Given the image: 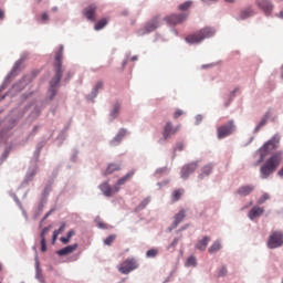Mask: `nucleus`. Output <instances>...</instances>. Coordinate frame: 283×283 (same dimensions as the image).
<instances>
[{
	"mask_svg": "<svg viewBox=\"0 0 283 283\" xmlns=\"http://www.w3.org/2000/svg\"><path fill=\"white\" fill-rule=\"evenodd\" d=\"M40 151H41V148L38 149V154H40Z\"/></svg>",
	"mask_w": 283,
	"mask_h": 283,
	"instance_id": "obj_55",
	"label": "nucleus"
},
{
	"mask_svg": "<svg viewBox=\"0 0 283 283\" xmlns=\"http://www.w3.org/2000/svg\"><path fill=\"white\" fill-rule=\"evenodd\" d=\"M187 266H196L197 265V258L196 255H189V258L186 261Z\"/></svg>",
	"mask_w": 283,
	"mask_h": 283,
	"instance_id": "obj_32",
	"label": "nucleus"
},
{
	"mask_svg": "<svg viewBox=\"0 0 283 283\" xmlns=\"http://www.w3.org/2000/svg\"><path fill=\"white\" fill-rule=\"evenodd\" d=\"M78 244H67L66 247H63L62 249L57 250L59 255H67L69 253H73V251H76Z\"/></svg>",
	"mask_w": 283,
	"mask_h": 283,
	"instance_id": "obj_17",
	"label": "nucleus"
},
{
	"mask_svg": "<svg viewBox=\"0 0 283 283\" xmlns=\"http://www.w3.org/2000/svg\"><path fill=\"white\" fill-rule=\"evenodd\" d=\"M1 269H2V264H0V271H1Z\"/></svg>",
	"mask_w": 283,
	"mask_h": 283,
	"instance_id": "obj_56",
	"label": "nucleus"
},
{
	"mask_svg": "<svg viewBox=\"0 0 283 283\" xmlns=\"http://www.w3.org/2000/svg\"><path fill=\"white\" fill-rule=\"evenodd\" d=\"M65 227H66L65 222H62V224L57 229L59 233H62V231H64Z\"/></svg>",
	"mask_w": 283,
	"mask_h": 283,
	"instance_id": "obj_46",
	"label": "nucleus"
},
{
	"mask_svg": "<svg viewBox=\"0 0 283 283\" xmlns=\"http://www.w3.org/2000/svg\"><path fill=\"white\" fill-rule=\"evenodd\" d=\"M63 57H64V45H60L57 52H55V59L53 62V70L55 71V75L50 81L49 92H50L51 98L55 96L59 90L60 81L63 76V72H64Z\"/></svg>",
	"mask_w": 283,
	"mask_h": 283,
	"instance_id": "obj_1",
	"label": "nucleus"
},
{
	"mask_svg": "<svg viewBox=\"0 0 283 283\" xmlns=\"http://www.w3.org/2000/svg\"><path fill=\"white\" fill-rule=\"evenodd\" d=\"M186 216H187L186 209H180V211H178V213H175L171 228L176 229V227H178V224H180V222H182V220H185Z\"/></svg>",
	"mask_w": 283,
	"mask_h": 283,
	"instance_id": "obj_15",
	"label": "nucleus"
},
{
	"mask_svg": "<svg viewBox=\"0 0 283 283\" xmlns=\"http://www.w3.org/2000/svg\"><path fill=\"white\" fill-rule=\"evenodd\" d=\"M181 125H172L171 120H167L164 126L163 136L165 140L170 138L172 135L177 134L180 129Z\"/></svg>",
	"mask_w": 283,
	"mask_h": 283,
	"instance_id": "obj_10",
	"label": "nucleus"
},
{
	"mask_svg": "<svg viewBox=\"0 0 283 283\" xmlns=\"http://www.w3.org/2000/svg\"><path fill=\"white\" fill-rule=\"evenodd\" d=\"M279 146H280V136H273L272 138H270V140L264 143L260 147V149H258V153L260 154L259 163H262V160H264V158H266V156H269L271 151H273L274 149H277Z\"/></svg>",
	"mask_w": 283,
	"mask_h": 283,
	"instance_id": "obj_5",
	"label": "nucleus"
},
{
	"mask_svg": "<svg viewBox=\"0 0 283 283\" xmlns=\"http://www.w3.org/2000/svg\"><path fill=\"white\" fill-rule=\"evenodd\" d=\"M271 116V112H266L263 116V118H261V120L259 122V124L256 125L254 132H260L261 127H264V125H266L269 118Z\"/></svg>",
	"mask_w": 283,
	"mask_h": 283,
	"instance_id": "obj_21",
	"label": "nucleus"
},
{
	"mask_svg": "<svg viewBox=\"0 0 283 283\" xmlns=\"http://www.w3.org/2000/svg\"><path fill=\"white\" fill-rule=\"evenodd\" d=\"M283 244V233L282 231H272L268 240V247L270 249H276Z\"/></svg>",
	"mask_w": 283,
	"mask_h": 283,
	"instance_id": "obj_8",
	"label": "nucleus"
},
{
	"mask_svg": "<svg viewBox=\"0 0 283 283\" xmlns=\"http://www.w3.org/2000/svg\"><path fill=\"white\" fill-rule=\"evenodd\" d=\"M60 234V231H59V229H55L54 231H53V241H55L56 239H57V235Z\"/></svg>",
	"mask_w": 283,
	"mask_h": 283,
	"instance_id": "obj_45",
	"label": "nucleus"
},
{
	"mask_svg": "<svg viewBox=\"0 0 283 283\" xmlns=\"http://www.w3.org/2000/svg\"><path fill=\"white\" fill-rule=\"evenodd\" d=\"M132 176H134V171H129L128 174H126L125 176L117 180V184L115 185V187H117V191H119L120 185H125V182H127V180H129Z\"/></svg>",
	"mask_w": 283,
	"mask_h": 283,
	"instance_id": "obj_22",
	"label": "nucleus"
},
{
	"mask_svg": "<svg viewBox=\"0 0 283 283\" xmlns=\"http://www.w3.org/2000/svg\"><path fill=\"white\" fill-rule=\"evenodd\" d=\"M269 198H270V193H268V192L263 193V195L259 198V200H258L259 205H262L263 202H265L266 200H269Z\"/></svg>",
	"mask_w": 283,
	"mask_h": 283,
	"instance_id": "obj_36",
	"label": "nucleus"
},
{
	"mask_svg": "<svg viewBox=\"0 0 283 283\" xmlns=\"http://www.w3.org/2000/svg\"><path fill=\"white\" fill-rule=\"evenodd\" d=\"M227 273H228L227 266H221V269H219L218 275H227Z\"/></svg>",
	"mask_w": 283,
	"mask_h": 283,
	"instance_id": "obj_40",
	"label": "nucleus"
},
{
	"mask_svg": "<svg viewBox=\"0 0 283 283\" xmlns=\"http://www.w3.org/2000/svg\"><path fill=\"white\" fill-rule=\"evenodd\" d=\"M279 17H283V11L279 13Z\"/></svg>",
	"mask_w": 283,
	"mask_h": 283,
	"instance_id": "obj_53",
	"label": "nucleus"
},
{
	"mask_svg": "<svg viewBox=\"0 0 283 283\" xmlns=\"http://www.w3.org/2000/svg\"><path fill=\"white\" fill-rule=\"evenodd\" d=\"M160 17H154L150 21L144 25L142 30H139V34H148L149 32H154L160 25Z\"/></svg>",
	"mask_w": 283,
	"mask_h": 283,
	"instance_id": "obj_9",
	"label": "nucleus"
},
{
	"mask_svg": "<svg viewBox=\"0 0 283 283\" xmlns=\"http://www.w3.org/2000/svg\"><path fill=\"white\" fill-rule=\"evenodd\" d=\"M179 242V238H174L172 242L168 245V249H175Z\"/></svg>",
	"mask_w": 283,
	"mask_h": 283,
	"instance_id": "obj_38",
	"label": "nucleus"
},
{
	"mask_svg": "<svg viewBox=\"0 0 283 283\" xmlns=\"http://www.w3.org/2000/svg\"><path fill=\"white\" fill-rule=\"evenodd\" d=\"M213 169V165L208 164L205 165L201 169V174L199 175L200 178H203V176H209Z\"/></svg>",
	"mask_w": 283,
	"mask_h": 283,
	"instance_id": "obj_25",
	"label": "nucleus"
},
{
	"mask_svg": "<svg viewBox=\"0 0 283 283\" xmlns=\"http://www.w3.org/2000/svg\"><path fill=\"white\" fill-rule=\"evenodd\" d=\"M205 1L206 3H210V1H216V0H202Z\"/></svg>",
	"mask_w": 283,
	"mask_h": 283,
	"instance_id": "obj_52",
	"label": "nucleus"
},
{
	"mask_svg": "<svg viewBox=\"0 0 283 283\" xmlns=\"http://www.w3.org/2000/svg\"><path fill=\"white\" fill-rule=\"evenodd\" d=\"M213 34H216V30L213 28H202L201 30L193 32V34H188V36H186V41L187 43H201V41L213 36Z\"/></svg>",
	"mask_w": 283,
	"mask_h": 283,
	"instance_id": "obj_4",
	"label": "nucleus"
},
{
	"mask_svg": "<svg viewBox=\"0 0 283 283\" xmlns=\"http://www.w3.org/2000/svg\"><path fill=\"white\" fill-rule=\"evenodd\" d=\"M0 19H4V12H3V10H0Z\"/></svg>",
	"mask_w": 283,
	"mask_h": 283,
	"instance_id": "obj_48",
	"label": "nucleus"
},
{
	"mask_svg": "<svg viewBox=\"0 0 283 283\" xmlns=\"http://www.w3.org/2000/svg\"><path fill=\"white\" fill-rule=\"evenodd\" d=\"M120 109H122V104H120V103H115V104L113 105L112 111H111V117H112V118H117V116H118Z\"/></svg>",
	"mask_w": 283,
	"mask_h": 283,
	"instance_id": "obj_24",
	"label": "nucleus"
},
{
	"mask_svg": "<svg viewBox=\"0 0 283 283\" xmlns=\"http://www.w3.org/2000/svg\"><path fill=\"white\" fill-rule=\"evenodd\" d=\"M252 14H254L252 8H247L245 10H242L241 18L247 19V17H251Z\"/></svg>",
	"mask_w": 283,
	"mask_h": 283,
	"instance_id": "obj_33",
	"label": "nucleus"
},
{
	"mask_svg": "<svg viewBox=\"0 0 283 283\" xmlns=\"http://www.w3.org/2000/svg\"><path fill=\"white\" fill-rule=\"evenodd\" d=\"M127 129H119V132L116 134L115 138L112 140L113 144L120 143L122 138L126 136Z\"/></svg>",
	"mask_w": 283,
	"mask_h": 283,
	"instance_id": "obj_28",
	"label": "nucleus"
},
{
	"mask_svg": "<svg viewBox=\"0 0 283 283\" xmlns=\"http://www.w3.org/2000/svg\"><path fill=\"white\" fill-rule=\"evenodd\" d=\"M96 10H97V6L95 3H93V4L88 6L87 8H84L83 14L90 21H96V17H95Z\"/></svg>",
	"mask_w": 283,
	"mask_h": 283,
	"instance_id": "obj_12",
	"label": "nucleus"
},
{
	"mask_svg": "<svg viewBox=\"0 0 283 283\" xmlns=\"http://www.w3.org/2000/svg\"><path fill=\"white\" fill-rule=\"evenodd\" d=\"M280 176H283V167L279 171Z\"/></svg>",
	"mask_w": 283,
	"mask_h": 283,
	"instance_id": "obj_49",
	"label": "nucleus"
},
{
	"mask_svg": "<svg viewBox=\"0 0 283 283\" xmlns=\"http://www.w3.org/2000/svg\"><path fill=\"white\" fill-rule=\"evenodd\" d=\"M116 238L115 233H112L111 235H107V238L104 239V244H112Z\"/></svg>",
	"mask_w": 283,
	"mask_h": 283,
	"instance_id": "obj_35",
	"label": "nucleus"
},
{
	"mask_svg": "<svg viewBox=\"0 0 283 283\" xmlns=\"http://www.w3.org/2000/svg\"><path fill=\"white\" fill-rule=\"evenodd\" d=\"M193 1H185L178 6V10L181 11V14H170L169 17H165L166 23L170 25H177L178 23H184L189 17V10L192 7Z\"/></svg>",
	"mask_w": 283,
	"mask_h": 283,
	"instance_id": "obj_3",
	"label": "nucleus"
},
{
	"mask_svg": "<svg viewBox=\"0 0 283 283\" xmlns=\"http://www.w3.org/2000/svg\"><path fill=\"white\" fill-rule=\"evenodd\" d=\"M227 1L228 3H233L235 0H224Z\"/></svg>",
	"mask_w": 283,
	"mask_h": 283,
	"instance_id": "obj_50",
	"label": "nucleus"
},
{
	"mask_svg": "<svg viewBox=\"0 0 283 283\" xmlns=\"http://www.w3.org/2000/svg\"><path fill=\"white\" fill-rule=\"evenodd\" d=\"M182 114H185L184 109H176V112L174 113V118H179L180 116H182Z\"/></svg>",
	"mask_w": 283,
	"mask_h": 283,
	"instance_id": "obj_39",
	"label": "nucleus"
},
{
	"mask_svg": "<svg viewBox=\"0 0 283 283\" xmlns=\"http://www.w3.org/2000/svg\"><path fill=\"white\" fill-rule=\"evenodd\" d=\"M76 231L74 229H71L69 232H67V242H70L72 235H75Z\"/></svg>",
	"mask_w": 283,
	"mask_h": 283,
	"instance_id": "obj_41",
	"label": "nucleus"
},
{
	"mask_svg": "<svg viewBox=\"0 0 283 283\" xmlns=\"http://www.w3.org/2000/svg\"><path fill=\"white\" fill-rule=\"evenodd\" d=\"M49 231L48 228H44L42 230V233H41V250L42 251H46L48 247H46V238H45V233Z\"/></svg>",
	"mask_w": 283,
	"mask_h": 283,
	"instance_id": "obj_29",
	"label": "nucleus"
},
{
	"mask_svg": "<svg viewBox=\"0 0 283 283\" xmlns=\"http://www.w3.org/2000/svg\"><path fill=\"white\" fill-rule=\"evenodd\" d=\"M179 242V238H174L172 242L168 245V249H175Z\"/></svg>",
	"mask_w": 283,
	"mask_h": 283,
	"instance_id": "obj_37",
	"label": "nucleus"
},
{
	"mask_svg": "<svg viewBox=\"0 0 283 283\" xmlns=\"http://www.w3.org/2000/svg\"><path fill=\"white\" fill-rule=\"evenodd\" d=\"M198 168V163H189L181 168V178H188Z\"/></svg>",
	"mask_w": 283,
	"mask_h": 283,
	"instance_id": "obj_11",
	"label": "nucleus"
},
{
	"mask_svg": "<svg viewBox=\"0 0 283 283\" xmlns=\"http://www.w3.org/2000/svg\"><path fill=\"white\" fill-rule=\"evenodd\" d=\"M139 266L136 258H126L120 264H118L117 269L120 273H130Z\"/></svg>",
	"mask_w": 283,
	"mask_h": 283,
	"instance_id": "obj_6",
	"label": "nucleus"
},
{
	"mask_svg": "<svg viewBox=\"0 0 283 283\" xmlns=\"http://www.w3.org/2000/svg\"><path fill=\"white\" fill-rule=\"evenodd\" d=\"M107 23H108V19H99V21L95 23V30H103V28H105Z\"/></svg>",
	"mask_w": 283,
	"mask_h": 283,
	"instance_id": "obj_31",
	"label": "nucleus"
},
{
	"mask_svg": "<svg viewBox=\"0 0 283 283\" xmlns=\"http://www.w3.org/2000/svg\"><path fill=\"white\" fill-rule=\"evenodd\" d=\"M146 255L147 258H156L158 255V249H148Z\"/></svg>",
	"mask_w": 283,
	"mask_h": 283,
	"instance_id": "obj_34",
	"label": "nucleus"
},
{
	"mask_svg": "<svg viewBox=\"0 0 283 283\" xmlns=\"http://www.w3.org/2000/svg\"><path fill=\"white\" fill-rule=\"evenodd\" d=\"M256 6L265 12V14H271L273 10V3L269 0H256Z\"/></svg>",
	"mask_w": 283,
	"mask_h": 283,
	"instance_id": "obj_13",
	"label": "nucleus"
},
{
	"mask_svg": "<svg viewBox=\"0 0 283 283\" xmlns=\"http://www.w3.org/2000/svg\"><path fill=\"white\" fill-rule=\"evenodd\" d=\"M282 283H283V280H282Z\"/></svg>",
	"mask_w": 283,
	"mask_h": 283,
	"instance_id": "obj_57",
	"label": "nucleus"
},
{
	"mask_svg": "<svg viewBox=\"0 0 283 283\" xmlns=\"http://www.w3.org/2000/svg\"><path fill=\"white\" fill-rule=\"evenodd\" d=\"M35 277H38V280H40V282H44V275H43V271L40 266L39 260L35 261Z\"/></svg>",
	"mask_w": 283,
	"mask_h": 283,
	"instance_id": "obj_23",
	"label": "nucleus"
},
{
	"mask_svg": "<svg viewBox=\"0 0 283 283\" xmlns=\"http://www.w3.org/2000/svg\"><path fill=\"white\" fill-rule=\"evenodd\" d=\"M120 169V165L118 163H111L104 171V175L113 174L114 171H118Z\"/></svg>",
	"mask_w": 283,
	"mask_h": 283,
	"instance_id": "obj_20",
	"label": "nucleus"
},
{
	"mask_svg": "<svg viewBox=\"0 0 283 283\" xmlns=\"http://www.w3.org/2000/svg\"><path fill=\"white\" fill-rule=\"evenodd\" d=\"M254 189L255 185H241V187L237 189V193H239V196H249L252 193V191H254Z\"/></svg>",
	"mask_w": 283,
	"mask_h": 283,
	"instance_id": "obj_16",
	"label": "nucleus"
},
{
	"mask_svg": "<svg viewBox=\"0 0 283 283\" xmlns=\"http://www.w3.org/2000/svg\"><path fill=\"white\" fill-rule=\"evenodd\" d=\"M104 83L103 81H98L95 85V87H93V92L91 93V98H95L99 92V90H103Z\"/></svg>",
	"mask_w": 283,
	"mask_h": 283,
	"instance_id": "obj_26",
	"label": "nucleus"
},
{
	"mask_svg": "<svg viewBox=\"0 0 283 283\" xmlns=\"http://www.w3.org/2000/svg\"><path fill=\"white\" fill-rule=\"evenodd\" d=\"M97 227H99L101 229H106L107 224H105V222H103L102 220H98Z\"/></svg>",
	"mask_w": 283,
	"mask_h": 283,
	"instance_id": "obj_42",
	"label": "nucleus"
},
{
	"mask_svg": "<svg viewBox=\"0 0 283 283\" xmlns=\"http://www.w3.org/2000/svg\"><path fill=\"white\" fill-rule=\"evenodd\" d=\"M99 189L103 191L104 196H113V193L118 191V187H112L109 182H102Z\"/></svg>",
	"mask_w": 283,
	"mask_h": 283,
	"instance_id": "obj_14",
	"label": "nucleus"
},
{
	"mask_svg": "<svg viewBox=\"0 0 283 283\" xmlns=\"http://www.w3.org/2000/svg\"><path fill=\"white\" fill-rule=\"evenodd\" d=\"M60 240H61L62 242H64V244H67V242H69V234L66 233L65 237L62 235V238H60Z\"/></svg>",
	"mask_w": 283,
	"mask_h": 283,
	"instance_id": "obj_44",
	"label": "nucleus"
},
{
	"mask_svg": "<svg viewBox=\"0 0 283 283\" xmlns=\"http://www.w3.org/2000/svg\"><path fill=\"white\" fill-rule=\"evenodd\" d=\"M262 213H264L263 207L254 206V207H252V209H250L248 216L251 220H254V218L262 216Z\"/></svg>",
	"mask_w": 283,
	"mask_h": 283,
	"instance_id": "obj_18",
	"label": "nucleus"
},
{
	"mask_svg": "<svg viewBox=\"0 0 283 283\" xmlns=\"http://www.w3.org/2000/svg\"><path fill=\"white\" fill-rule=\"evenodd\" d=\"M221 248H222V243L220 242V240H216L209 247V253H216V251H220Z\"/></svg>",
	"mask_w": 283,
	"mask_h": 283,
	"instance_id": "obj_27",
	"label": "nucleus"
},
{
	"mask_svg": "<svg viewBox=\"0 0 283 283\" xmlns=\"http://www.w3.org/2000/svg\"><path fill=\"white\" fill-rule=\"evenodd\" d=\"M148 200H144V205H147Z\"/></svg>",
	"mask_w": 283,
	"mask_h": 283,
	"instance_id": "obj_54",
	"label": "nucleus"
},
{
	"mask_svg": "<svg viewBox=\"0 0 283 283\" xmlns=\"http://www.w3.org/2000/svg\"><path fill=\"white\" fill-rule=\"evenodd\" d=\"M283 160V151L272 154L260 167L261 178H269L271 174L276 171Z\"/></svg>",
	"mask_w": 283,
	"mask_h": 283,
	"instance_id": "obj_2",
	"label": "nucleus"
},
{
	"mask_svg": "<svg viewBox=\"0 0 283 283\" xmlns=\"http://www.w3.org/2000/svg\"><path fill=\"white\" fill-rule=\"evenodd\" d=\"M184 147H185L184 143H177L175 149H179V151H182Z\"/></svg>",
	"mask_w": 283,
	"mask_h": 283,
	"instance_id": "obj_43",
	"label": "nucleus"
},
{
	"mask_svg": "<svg viewBox=\"0 0 283 283\" xmlns=\"http://www.w3.org/2000/svg\"><path fill=\"white\" fill-rule=\"evenodd\" d=\"M209 242H210L209 235H205L201 240H198V242L196 243V249H199L200 251H205Z\"/></svg>",
	"mask_w": 283,
	"mask_h": 283,
	"instance_id": "obj_19",
	"label": "nucleus"
},
{
	"mask_svg": "<svg viewBox=\"0 0 283 283\" xmlns=\"http://www.w3.org/2000/svg\"><path fill=\"white\" fill-rule=\"evenodd\" d=\"M138 56H132V61H137Z\"/></svg>",
	"mask_w": 283,
	"mask_h": 283,
	"instance_id": "obj_51",
	"label": "nucleus"
},
{
	"mask_svg": "<svg viewBox=\"0 0 283 283\" xmlns=\"http://www.w3.org/2000/svg\"><path fill=\"white\" fill-rule=\"evenodd\" d=\"M235 132V124L233 120H228L224 125H221L217 128L218 138H226Z\"/></svg>",
	"mask_w": 283,
	"mask_h": 283,
	"instance_id": "obj_7",
	"label": "nucleus"
},
{
	"mask_svg": "<svg viewBox=\"0 0 283 283\" xmlns=\"http://www.w3.org/2000/svg\"><path fill=\"white\" fill-rule=\"evenodd\" d=\"M182 193H185V189H175L171 193L172 196V200L176 201V200H180Z\"/></svg>",
	"mask_w": 283,
	"mask_h": 283,
	"instance_id": "obj_30",
	"label": "nucleus"
},
{
	"mask_svg": "<svg viewBox=\"0 0 283 283\" xmlns=\"http://www.w3.org/2000/svg\"><path fill=\"white\" fill-rule=\"evenodd\" d=\"M49 19H50V17H49L48 12H44L42 14V21H49Z\"/></svg>",
	"mask_w": 283,
	"mask_h": 283,
	"instance_id": "obj_47",
	"label": "nucleus"
}]
</instances>
